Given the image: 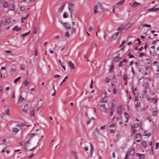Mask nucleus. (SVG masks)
Here are the masks:
<instances>
[{"mask_svg": "<svg viewBox=\"0 0 159 159\" xmlns=\"http://www.w3.org/2000/svg\"><path fill=\"white\" fill-rule=\"evenodd\" d=\"M93 28L91 27H90L88 29V31L89 32H90L93 30Z\"/></svg>", "mask_w": 159, "mask_h": 159, "instance_id": "obj_64", "label": "nucleus"}, {"mask_svg": "<svg viewBox=\"0 0 159 159\" xmlns=\"http://www.w3.org/2000/svg\"><path fill=\"white\" fill-rule=\"evenodd\" d=\"M96 5L98 7L101 8L102 5L101 3H98Z\"/></svg>", "mask_w": 159, "mask_h": 159, "instance_id": "obj_52", "label": "nucleus"}, {"mask_svg": "<svg viewBox=\"0 0 159 159\" xmlns=\"http://www.w3.org/2000/svg\"><path fill=\"white\" fill-rule=\"evenodd\" d=\"M63 25L65 27L67 30H70L71 28V27L69 24L67 23H64Z\"/></svg>", "mask_w": 159, "mask_h": 159, "instance_id": "obj_9", "label": "nucleus"}, {"mask_svg": "<svg viewBox=\"0 0 159 159\" xmlns=\"http://www.w3.org/2000/svg\"><path fill=\"white\" fill-rule=\"evenodd\" d=\"M115 124H111L110 125H109V128L114 127H115Z\"/></svg>", "mask_w": 159, "mask_h": 159, "instance_id": "obj_53", "label": "nucleus"}, {"mask_svg": "<svg viewBox=\"0 0 159 159\" xmlns=\"http://www.w3.org/2000/svg\"><path fill=\"white\" fill-rule=\"evenodd\" d=\"M15 5L12 4L9 6V9L10 10H14L15 9Z\"/></svg>", "mask_w": 159, "mask_h": 159, "instance_id": "obj_20", "label": "nucleus"}, {"mask_svg": "<svg viewBox=\"0 0 159 159\" xmlns=\"http://www.w3.org/2000/svg\"><path fill=\"white\" fill-rule=\"evenodd\" d=\"M65 36L67 38H68L70 37V34L68 31H66L65 33Z\"/></svg>", "mask_w": 159, "mask_h": 159, "instance_id": "obj_38", "label": "nucleus"}, {"mask_svg": "<svg viewBox=\"0 0 159 159\" xmlns=\"http://www.w3.org/2000/svg\"><path fill=\"white\" fill-rule=\"evenodd\" d=\"M140 4L139 3L136 2H134L132 5V7L133 8H134L136 7L140 6Z\"/></svg>", "mask_w": 159, "mask_h": 159, "instance_id": "obj_5", "label": "nucleus"}, {"mask_svg": "<svg viewBox=\"0 0 159 159\" xmlns=\"http://www.w3.org/2000/svg\"><path fill=\"white\" fill-rule=\"evenodd\" d=\"M60 77V76L59 75H55L54 76V77L55 78H58Z\"/></svg>", "mask_w": 159, "mask_h": 159, "instance_id": "obj_58", "label": "nucleus"}, {"mask_svg": "<svg viewBox=\"0 0 159 159\" xmlns=\"http://www.w3.org/2000/svg\"><path fill=\"white\" fill-rule=\"evenodd\" d=\"M144 85L146 89H148V85L147 83H145L144 84Z\"/></svg>", "mask_w": 159, "mask_h": 159, "instance_id": "obj_46", "label": "nucleus"}, {"mask_svg": "<svg viewBox=\"0 0 159 159\" xmlns=\"http://www.w3.org/2000/svg\"><path fill=\"white\" fill-rule=\"evenodd\" d=\"M114 109L111 108V110H110L111 111H110V116H111L113 115V112H114Z\"/></svg>", "mask_w": 159, "mask_h": 159, "instance_id": "obj_35", "label": "nucleus"}, {"mask_svg": "<svg viewBox=\"0 0 159 159\" xmlns=\"http://www.w3.org/2000/svg\"><path fill=\"white\" fill-rule=\"evenodd\" d=\"M140 134H137L136 136V139H140Z\"/></svg>", "mask_w": 159, "mask_h": 159, "instance_id": "obj_44", "label": "nucleus"}, {"mask_svg": "<svg viewBox=\"0 0 159 159\" xmlns=\"http://www.w3.org/2000/svg\"><path fill=\"white\" fill-rule=\"evenodd\" d=\"M98 7L97 6V5H95L94 7V13H96L98 12V11H97V9L98 8Z\"/></svg>", "mask_w": 159, "mask_h": 159, "instance_id": "obj_29", "label": "nucleus"}, {"mask_svg": "<svg viewBox=\"0 0 159 159\" xmlns=\"http://www.w3.org/2000/svg\"><path fill=\"white\" fill-rule=\"evenodd\" d=\"M68 16V14L67 13L65 12L64 13L63 16V17L64 18H67Z\"/></svg>", "mask_w": 159, "mask_h": 159, "instance_id": "obj_41", "label": "nucleus"}, {"mask_svg": "<svg viewBox=\"0 0 159 159\" xmlns=\"http://www.w3.org/2000/svg\"><path fill=\"white\" fill-rule=\"evenodd\" d=\"M38 135V134H37L32 133H30L29 134V136L30 138H31L33 137L35 135Z\"/></svg>", "mask_w": 159, "mask_h": 159, "instance_id": "obj_21", "label": "nucleus"}, {"mask_svg": "<svg viewBox=\"0 0 159 159\" xmlns=\"http://www.w3.org/2000/svg\"><path fill=\"white\" fill-rule=\"evenodd\" d=\"M71 155L72 156H73L75 159H78V157L77 156L75 152L74 151H72L71 152Z\"/></svg>", "mask_w": 159, "mask_h": 159, "instance_id": "obj_15", "label": "nucleus"}, {"mask_svg": "<svg viewBox=\"0 0 159 159\" xmlns=\"http://www.w3.org/2000/svg\"><path fill=\"white\" fill-rule=\"evenodd\" d=\"M10 21L9 19H7L5 21L3 26L5 28L8 29L10 26H7L10 24Z\"/></svg>", "mask_w": 159, "mask_h": 159, "instance_id": "obj_2", "label": "nucleus"}, {"mask_svg": "<svg viewBox=\"0 0 159 159\" xmlns=\"http://www.w3.org/2000/svg\"><path fill=\"white\" fill-rule=\"evenodd\" d=\"M119 34L118 32H116L113 34L112 37V39L113 40H115L117 38V36Z\"/></svg>", "mask_w": 159, "mask_h": 159, "instance_id": "obj_11", "label": "nucleus"}, {"mask_svg": "<svg viewBox=\"0 0 159 159\" xmlns=\"http://www.w3.org/2000/svg\"><path fill=\"white\" fill-rule=\"evenodd\" d=\"M110 80V79H109L108 78H106L105 79V82L106 83H108L109 82Z\"/></svg>", "mask_w": 159, "mask_h": 159, "instance_id": "obj_56", "label": "nucleus"}, {"mask_svg": "<svg viewBox=\"0 0 159 159\" xmlns=\"http://www.w3.org/2000/svg\"><path fill=\"white\" fill-rule=\"evenodd\" d=\"M8 6V4L7 2H5L3 5V7L4 8L7 7Z\"/></svg>", "mask_w": 159, "mask_h": 159, "instance_id": "obj_48", "label": "nucleus"}, {"mask_svg": "<svg viewBox=\"0 0 159 159\" xmlns=\"http://www.w3.org/2000/svg\"><path fill=\"white\" fill-rule=\"evenodd\" d=\"M30 140H28L27 141H26L25 143H24V149L25 150H26L27 149V147H28V144H29L30 143Z\"/></svg>", "mask_w": 159, "mask_h": 159, "instance_id": "obj_3", "label": "nucleus"}, {"mask_svg": "<svg viewBox=\"0 0 159 159\" xmlns=\"http://www.w3.org/2000/svg\"><path fill=\"white\" fill-rule=\"evenodd\" d=\"M151 10L154 11H157L159 10V8L154 7L152 8Z\"/></svg>", "mask_w": 159, "mask_h": 159, "instance_id": "obj_33", "label": "nucleus"}, {"mask_svg": "<svg viewBox=\"0 0 159 159\" xmlns=\"http://www.w3.org/2000/svg\"><path fill=\"white\" fill-rule=\"evenodd\" d=\"M24 83L25 85V86H28L29 85V82L28 80H25V81L24 82Z\"/></svg>", "mask_w": 159, "mask_h": 159, "instance_id": "obj_26", "label": "nucleus"}, {"mask_svg": "<svg viewBox=\"0 0 159 159\" xmlns=\"http://www.w3.org/2000/svg\"><path fill=\"white\" fill-rule=\"evenodd\" d=\"M126 42L125 41H122V43L120 45V46L119 48H121V49H123L125 47V46H123L122 47V46Z\"/></svg>", "mask_w": 159, "mask_h": 159, "instance_id": "obj_17", "label": "nucleus"}, {"mask_svg": "<svg viewBox=\"0 0 159 159\" xmlns=\"http://www.w3.org/2000/svg\"><path fill=\"white\" fill-rule=\"evenodd\" d=\"M69 65L72 70H75V67L71 61H69L68 62Z\"/></svg>", "mask_w": 159, "mask_h": 159, "instance_id": "obj_7", "label": "nucleus"}, {"mask_svg": "<svg viewBox=\"0 0 159 159\" xmlns=\"http://www.w3.org/2000/svg\"><path fill=\"white\" fill-rule=\"evenodd\" d=\"M21 28H20L19 29H18V27L17 26H16L15 27L13 28L12 29V30L13 31H18L21 30Z\"/></svg>", "mask_w": 159, "mask_h": 159, "instance_id": "obj_25", "label": "nucleus"}, {"mask_svg": "<svg viewBox=\"0 0 159 159\" xmlns=\"http://www.w3.org/2000/svg\"><path fill=\"white\" fill-rule=\"evenodd\" d=\"M107 96H105L104 98H103L102 100L101 101V103H105L107 101Z\"/></svg>", "mask_w": 159, "mask_h": 159, "instance_id": "obj_16", "label": "nucleus"}, {"mask_svg": "<svg viewBox=\"0 0 159 159\" xmlns=\"http://www.w3.org/2000/svg\"><path fill=\"white\" fill-rule=\"evenodd\" d=\"M116 106V103L115 101L113 100L111 102V108L114 109Z\"/></svg>", "mask_w": 159, "mask_h": 159, "instance_id": "obj_19", "label": "nucleus"}, {"mask_svg": "<svg viewBox=\"0 0 159 159\" xmlns=\"http://www.w3.org/2000/svg\"><path fill=\"white\" fill-rule=\"evenodd\" d=\"M74 6L72 4H69V9L70 12L73 11Z\"/></svg>", "mask_w": 159, "mask_h": 159, "instance_id": "obj_18", "label": "nucleus"}, {"mask_svg": "<svg viewBox=\"0 0 159 159\" xmlns=\"http://www.w3.org/2000/svg\"><path fill=\"white\" fill-rule=\"evenodd\" d=\"M30 115L31 117H33L34 116V110H32L31 111L30 113Z\"/></svg>", "mask_w": 159, "mask_h": 159, "instance_id": "obj_40", "label": "nucleus"}, {"mask_svg": "<svg viewBox=\"0 0 159 159\" xmlns=\"http://www.w3.org/2000/svg\"><path fill=\"white\" fill-rule=\"evenodd\" d=\"M138 96L139 95L138 94H136L135 96V100L136 101H139Z\"/></svg>", "mask_w": 159, "mask_h": 159, "instance_id": "obj_47", "label": "nucleus"}, {"mask_svg": "<svg viewBox=\"0 0 159 159\" xmlns=\"http://www.w3.org/2000/svg\"><path fill=\"white\" fill-rule=\"evenodd\" d=\"M91 148L90 150V156L91 157H92V154L94 151V149L92 144H91Z\"/></svg>", "mask_w": 159, "mask_h": 159, "instance_id": "obj_30", "label": "nucleus"}, {"mask_svg": "<svg viewBox=\"0 0 159 159\" xmlns=\"http://www.w3.org/2000/svg\"><path fill=\"white\" fill-rule=\"evenodd\" d=\"M12 131L13 133L16 134L19 131V129L16 128H13L12 129Z\"/></svg>", "mask_w": 159, "mask_h": 159, "instance_id": "obj_23", "label": "nucleus"}, {"mask_svg": "<svg viewBox=\"0 0 159 159\" xmlns=\"http://www.w3.org/2000/svg\"><path fill=\"white\" fill-rule=\"evenodd\" d=\"M91 121V119H89L88 121L87 122L86 124L87 125H88L89 124H90V122Z\"/></svg>", "mask_w": 159, "mask_h": 159, "instance_id": "obj_59", "label": "nucleus"}, {"mask_svg": "<svg viewBox=\"0 0 159 159\" xmlns=\"http://www.w3.org/2000/svg\"><path fill=\"white\" fill-rule=\"evenodd\" d=\"M117 54L118 55L117 56L114 57L113 58V61L116 62H117L119 61L120 59L121 58V57H120L119 56L120 54V53L119 52H117Z\"/></svg>", "mask_w": 159, "mask_h": 159, "instance_id": "obj_1", "label": "nucleus"}, {"mask_svg": "<svg viewBox=\"0 0 159 159\" xmlns=\"http://www.w3.org/2000/svg\"><path fill=\"white\" fill-rule=\"evenodd\" d=\"M21 79L20 77H19L17 78L16 79L14 80V83H16L17 82L19 81Z\"/></svg>", "mask_w": 159, "mask_h": 159, "instance_id": "obj_31", "label": "nucleus"}, {"mask_svg": "<svg viewBox=\"0 0 159 159\" xmlns=\"http://www.w3.org/2000/svg\"><path fill=\"white\" fill-rule=\"evenodd\" d=\"M30 30L29 31V32L27 33H25V34H21L20 36L22 38H24L25 36H26L28 34H29L30 33Z\"/></svg>", "mask_w": 159, "mask_h": 159, "instance_id": "obj_34", "label": "nucleus"}, {"mask_svg": "<svg viewBox=\"0 0 159 159\" xmlns=\"http://www.w3.org/2000/svg\"><path fill=\"white\" fill-rule=\"evenodd\" d=\"M136 155L139 157V159H144V155L143 154H140L139 153H137Z\"/></svg>", "mask_w": 159, "mask_h": 159, "instance_id": "obj_13", "label": "nucleus"}, {"mask_svg": "<svg viewBox=\"0 0 159 159\" xmlns=\"http://www.w3.org/2000/svg\"><path fill=\"white\" fill-rule=\"evenodd\" d=\"M159 146V143H156V148H155L156 149H157V147H158V146Z\"/></svg>", "mask_w": 159, "mask_h": 159, "instance_id": "obj_63", "label": "nucleus"}, {"mask_svg": "<svg viewBox=\"0 0 159 159\" xmlns=\"http://www.w3.org/2000/svg\"><path fill=\"white\" fill-rule=\"evenodd\" d=\"M125 0H120V1H119L118 3L116 4V5L118 6L120 5L123 3Z\"/></svg>", "mask_w": 159, "mask_h": 159, "instance_id": "obj_28", "label": "nucleus"}, {"mask_svg": "<svg viewBox=\"0 0 159 159\" xmlns=\"http://www.w3.org/2000/svg\"><path fill=\"white\" fill-rule=\"evenodd\" d=\"M139 126V124L138 123H135L134 125L133 128H136L138 127Z\"/></svg>", "mask_w": 159, "mask_h": 159, "instance_id": "obj_45", "label": "nucleus"}, {"mask_svg": "<svg viewBox=\"0 0 159 159\" xmlns=\"http://www.w3.org/2000/svg\"><path fill=\"white\" fill-rule=\"evenodd\" d=\"M147 143L145 141H143L142 143V146L144 148L146 147L147 146Z\"/></svg>", "mask_w": 159, "mask_h": 159, "instance_id": "obj_36", "label": "nucleus"}, {"mask_svg": "<svg viewBox=\"0 0 159 159\" xmlns=\"http://www.w3.org/2000/svg\"><path fill=\"white\" fill-rule=\"evenodd\" d=\"M37 33V28L36 27L34 28V34H36Z\"/></svg>", "mask_w": 159, "mask_h": 159, "instance_id": "obj_49", "label": "nucleus"}, {"mask_svg": "<svg viewBox=\"0 0 159 159\" xmlns=\"http://www.w3.org/2000/svg\"><path fill=\"white\" fill-rule=\"evenodd\" d=\"M114 68V66L113 62H112L111 64V66L109 70L110 72L112 73L113 72V70Z\"/></svg>", "mask_w": 159, "mask_h": 159, "instance_id": "obj_10", "label": "nucleus"}, {"mask_svg": "<svg viewBox=\"0 0 159 159\" xmlns=\"http://www.w3.org/2000/svg\"><path fill=\"white\" fill-rule=\"evenodd\" d=\"M93 134H94V137L96 138L97 137V135L99 134V132L97 129H95L94 132L93 133Z\"/></svg>", "mask_w": 159, "mask_h": 159, "instance_id": "obj_14", "label": "nucleus"}, {"mask_svg": "<svg viewBox=\"0 0 159 159\" xmlns=\"http://www.w3.org/2000/svg\"><path fill=\"white\" fill-rule=\"evenodd\" d=\"M123 78L124 80L126 82H127V76L126 74H125L123 76Z\"/></svg>", "mask_w": 159, "mask_h": 159, "instance_id": "obj_50", "label": "nucleus"}, {"mask_svg": "<svg viewBox=\"0 0 159 159\" xmlns=\"http://www.w3.org/2000/svg\"><path fill=\"white\" fill-rule=\"evenodd\" d=\"M122 105H120L117 107V112L119 115H120L121 113V109L122 108Z\"/></svg>", "mask_w": 159, "mask_h": 159, "instance_id": "obj_6", "label": "nucleus"}, {"mask_svg": "<svg viewBox=\"0 0 159 159\" xmlns=\"http://www.w3.org/2000/svg\"><path fill=\"white\" fill-rule=\"evenodd\" d=\"M124 115L126 117V118L127 120H126V122H127L128 121V120L129 119V116L128 115V114L126 113H125Z\"/></svg>", "mask_w": 159, "mask_h": 159, "instance_id": "obj_42", "label": "nucleus"}, {"mask_svg": "<svg viewBox=\"0 0 159 159\" xmlns=\"http://www.w3.org/2000/svg\"><path fill=\"white\" fill-rule=\"evenodd\" d=\"M25 126V125L24 123H21L20 124V125H17V126L18 127H19L20 126V127H23Z\"/></svg>", "mask_w": 159, "mask_h": 159, "instance_id": "obj_54", "label": "nucleus"}, {"mask_svg": "<svg viewBox=\"0 0 159 159\" xmlns=\"http://www.w3.org/2000/svg\"><path fill=\"white\" fill-rule=\"evenodd\" d=\"M127 153L129 154V155L130 156H133L135 153V149L134 148L131 149Z\"/></svg>", "mask_w": 159, "mask_h": 159, "instance_id": "obj_4", "label": "nucleus"}, {"mask_svg": "<svg viewBox=\"0 0 159 159\" xmlns=\"http://www.w3.org/2000/svg\"><path fill=\"white\" fill-rule=\"evenodd\" d=\"M24 98L23 97L20 95L19 97V99L18 100V102L19 104H21L22 102L23 101Z\"/></svg>", "mask_w": 159, "mask_h": 159, "instance_id": "obj_12", "label": "nucleus"}, {"mask_svg": "<svg viewBox=\"0 0 159 159\" xmlns=\"http://www.w3.org/2000/svg\"><path fill=\"white\" fill-rule=\"evenodd\" d=\"M55 86L53 85V87H52V89L54 91V93L52 94V96H55L56 94V90L55 89Z\"/></svg>", "mask_w": 159, "mask_h": 159, "instance_id": "obj_37", "label": "nucleus"}, {"mask_svg": "<svg viewBox=\"0 0 159 159\" xmlns=\"http://www.w3.org/2000/svg\"><path fill=\"white\" fill-rule=\"evenodd\" d=\"M93 83L92 79L91 80V84H90V88L91 89H92L93 88Z\"/></svg>", "mask_w": 159, "mask_h": 159, "instance_id": "obj_55", "label": "nucleus"}, {"mask_svg": "<svg viewBox=\"0 0 159 159\" xmlns=\"http://www.w3.org/2000/svg\"><path fill=\"white\" fill-rule=\"evenodd\" d=\"M128 154L126 153L125 154V157L124 159H128Z\"/></svg>", "mask_w": 159, "mask_h": 159, "instance_id": "obj_62", "label": "nucleus"}, {"mask_svg": "<svg viewBox=\"0 0 159 159\" xmlns=\"http://www.w3.org/2000/svg\"><path fill=\"white\" fill-rule=\"evenodd\" d=\"M122 29H123V30H126L128 29V28H127V27L126 25H122Z\"/></svg>", "mask_w": 159, "mask_h": 159, "instance_id": "obj_43", "label": "nucleus"}, {"mask_svg": "<svg viewBox=\"0 0 159 159\" xmlns=\"http://www.w3.org/2000/svg\"><path fill=\"white\" fill-rule=\"evenodd\" d=\"M26 68L24 64H21L20 67V69L22 70H24Z\"/></svg>", "mask_w": 159, "mask_h": 159, "instance_id": "obj_32", "label": "nucleus"}, {"mask_svg": "<svg viewBox=\"0 0 159 159\" xmlns=\"http://www.w3.org/2000/svg\"><path fill=\"white\" fill-rule=\"evenodd\" d=\"M132 25V24L131 23H129L126 25V26L128 29L130 28Z\"/></svg>", "mask_w": 159, "mask_h": 159, "instance_id": "obj_39", "label": "nucleus"}, {"mask_svg": "<svg viewBox=\"0 0 159 159\" xmlns=\"http://www.w3.org/2000/svg\"><path fill=\"white\" fill-rule=\"evenodd\" d=\"M100 107L103 108L102 111L104 112H107L108 111V109L105 107V104H102L100 106Z\"/></svg>", "mask_w": 159, "mask_h": 159, "instance_id": "obj_8", "label": "nucleus"}, {"mask_svg": "<svg viewBox=\"0 0 159 159\" xmlns=\"http://www.w3.org/2000/svg\"><path fill=\"white\" fill-rule=\"evenodd\" d=\"M123 30L122 25L119 27L117 29V30L118 31V32L119 33V34L121 33Z\"/></svg>", "mask_w": 159, "mask_h": 159, "instance_id": "obj_24", "label": "nucleus"}, {"mask_svg": "<svg viewBox=\"0 0 159 159\" xmlns=\"http://www.w3.org/2000/svg\"><path fill=\"white\" fill-rule=\"evenodd\" d=\"M65 6V4H63L62 6H61L59 9V12H61L63 10V8Z\"/></svg>", "mask_w": 159, "mask_h": 159, "instance_id": "obj_22", "label": "nucleus"}, {"mask_svg": "<svg viewBox=\"0 0 159 159\" xmlns=\"http://www.w3.org/2000/svg\"><path fill=\"white\" fill-rule=\"evenodd\" d=\"M113 82L114 83H115L116 82V79L115 78V76H114L113 79Z\"/></svg>", "mask_w": 159, "mask_h": 159, "instance_id": "obj_61", "label": "nucleus"}, {"mask_svg": "<svg viewBox=\"0 0 159 159\" xmlns=\"http://www.w3.org/2000/svg\"><path fill=\"white\" fill-rule=\"evenodd\" d=\"M28 110V109L24 108V109L22 110L23 111L25 112H26Z\"/></svg>", "mask_w": 159, "mask_h": 159, "instance_id": "obj_60", "label": "nucleus"}, {"mask_svg": "<svg viewBox=\"0 0 159 159\" xmlns=\"http://www.w3.org/2000/svg\"><path fill=\"white\" fill-rule=\"evenodd\" d=\"M123 61H121L118 64V66L120 67H121L122 65Z\"/></svg>", "mask_w": 159, "mask_h": 159, "instance_id": "obj_57", "label": "nucleus"}, {"mask_svg": "<svg viewBox=\"0 0 159 159\" xmlns=\"http://www.w3.org/2000/svg\"><path fill=\"white\" fill-rule=\"evenodd\" d=\"M29 16V15H26V16L25 17H23L21 19V23H24V20L27 18V17Z\"/></svg>", "mask_w": 159, "mask_h": 159, "instance_id": "obj_27", "label": "nucleus"}, {"mask_svg": "<svg viewBox=\"0 0 159 159\" xmlns=\"http://www.w3.org/2000/svg\"><path fill=\"white\" fill-rule=\"evenodd\" d=\"M20 9L22 11H24L25 9V7L24 6H21L20 8Z\"/></svg>", "mask_w": 159, "mask_h": 159, "instance_id": "obj_51", "label": "nucleus"}]
</instances>
